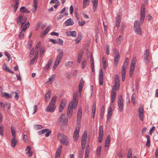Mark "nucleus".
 <instances>
[{
	"label": "nucleus",
	"mask_w": 158,
	"mask_h": 158,
	"mask_svg": "<svg viewBox=\"0 0 158 158\" xmlns=\"http://www.w3.org/2000/svg\"><path fill=\"white\" fill-rule=\"evenodd\" d=\"M51 96V92L50 90L48 91L47 92L45 96V99L46 100L49 99L50 98Z\"/></svg>",
	"instance_id": "obj_31"
},
{
	"label": "nucleus",
	"mask_w": 158,
	"mask_h": 158,
	"mask_svg": "<svg viewBox=\"0 0 158 158\" xmlns=\"http://www.w3.org/2000/svg\"><path fill=\"white\" fill-rule=\"evenodd\" d=\"M82 114L81 108V107H79L78 109V112L77 115L78 120H79L81 119Z\"/></svg>",
	"instance_id": "obj_20"
},
{
	"label": "nucleus",
	"mask_w": 158,
	"mask_h": 158,
	"mask_svg": "<svg viewBox=\"0 0 158 158\" xmlns=\"http://www.w3.org/2000/svg\"><path fill=\"white\" fill-rule=\"evenodd\" d=\"M146 137L147 138V140L146 145L147 147H149L150 146V136L148 135H147Z\"/></svg>",
	"instance_id": "obj_26"
},
{
	"label": "nucleus",
	"mask_w": 158,
	"mask_h": 158,
	"mask_svg": "<svg viewBox=\"0 0 158 158\" xmlns=\"http://www.w3.org/2000/svg\"><path fill=\"white\" fill-rule=\"evenodd\" d=\"M135 95L133 94L132 95L131 97V101L134 104L135 102Z\"/></svg>",
	"instance_id": "obj_45"
},
{
	"label": "nucleus",
	"mask_w": 158,
	"mask_h": 158,
	"mask_svg": "<svg viewBox=\"0 0 158 158\" xmlns=\"http://www.w3.org/2000/svg\"><path fill=\"white\" fill-rule=\"evenodd\" d=\"M65 114H63L59 118L58 120V121L59 122H61L62 120L65 117Z\"/></svg>",
	"instance_id": "obj_48"
},
{
	"label": "nucleus",
	"mask_w": 158,
	"mask_h": 158,
	"mask_svg": "<svg viewBox=\"0 0 158 158\" xmlns=\"http://www.w3.org/2000/svg\"><path fill=\"white\" fill-rule=\"evenodd\" d=\"M57 42V44H63V41L60 39L59 38L56 40Z\"/></svg>",
	"instance_id": "obj_54"
},
{
	"label": "nucleus",
	"mask_w": 158,
	"mask_h": 158,
	"mask_svg": "<svg viewBox=\"0 0 158 158\" xmlns=\"http://www.w3.org/2000/svg\"><path fill=\"white\" fill-rule=\"evenodd\" d=\"M103 137V135H99V136L98 138V142L100 143L102 142V138Z\"/></svg>",
	"instance_id": "obj_55"
},
{
	"label": "nucleus",
	"mask_w": 158,
	"mask_h": 158,
	"mask_svg": "<svg viewBox=\"0 0 158 158\" xmlns=\"http://www.w3.org/2000/svg\"><path fill=\"white\" fill-rule=\"evenodd\" d=\"M30 25V23L29 22H27L24 25L22 29V30L23 31H25L27 29V28L29 27Z\"/></svg>",
	"instance_id": "obj_27"
},
{
	"label": "nucleus",
	"mask_w": 158,
	"mask_h": 158,
	"mask_svg": "<svg viewBox=\"0 0 158 158\" xmlns=\"http://www.w3.org/2000/svg\"><path fill=\"white\" fill-rule=\"evenodd\" d=\"M136 58L134 57L131 61V63L130 67V69L129 72V77H131L133 74V72L134 71V68L135 65Z\"/></svg>",
	"instance_id": "obj_7"
},
{
	"label": "nucleus",
	"mask_w": 158,
	"mask_h": 158,
	"mask_svg": "<svg viewBox=\"0 0 158 158\" xmlns=\"http://www.w3.org/2000/svg\"><path fill=\"white\" fill-rule=\"evenodd\" d=\"M26 9L25 7L22 6L20 8V11L22 13H25Z\"/></svg>",
	"instance_id": "obj_56"
},
{
	"label": "nucleus",
	"mask_w": 158,
	"mask_h": 158,
	"mask_svg": "<svg viewBox=\"0 0 158 158\" xmlns=\"http://www.w3.org/2000/svg\"><path fill=\"white\" fill-rule=\"evenodd\" d=\"M89 152L88 151V150L87 148L86 149V150H85V158H89Z\"/></svg>",
	"instance_id": "obj_50"
},
{
	"label": "nucleus",
	"mask_w": 158,
	"mask_h": 158,
	"mask_svg": "<svg viewBox=\"0 0 158 158\" xmlns=\"http://www.w3.org/2000/svg\"><path fill=\"white\" fill-rule=\"evenodd\" d=\"M66 103V101L64 99L61 101L59 108V110L60 112H61L64 108Z\"/></svg>",
	"instance_id": "obj_15"
},
{
	"label": "nucleus",
	"mask_w": 158,
	"mask_h": 158,
	"mask_svg": "<svg viewBox=\"0 0 158 158\" xmlns=\"http://www.w3.org/2000/svg\"><path fill=\"white\" fill-rule=\"evenodd\" d=\"M87 138V132L86 131H85L84 132L82 136L81 142H83V141H84L86 142Z\"/></svg>",
	"instance_id": "obj_19"
},
{
	"label": "nucleus",
	"mask_w": 158,
	"mask_h": 158,
	"mask_svg": "<svg viewBox=\"0 0 158 158\" xmlns=\"http://www.w3.org/2000/svg\"><path fill=\"white\" fill-rule=\"evenodd\" d=\"M3 70H4L5 71H7V72H8V70L10 69L8 68L7 66L5 64H4L3 66Z\"/></svg>",
	"instance_id": "obj_53"
},
{
	"label": "nucleus",
	"mask_w": 158,
	"mask_h": 158,
	"mask_svg": "<svg viewBox=\"0 0 158 158\" xmlns=\"http://www.w3.org/2000/svg\"><path fill=\"white\" fill-rule=\"evenodd\" d=\"M11 133L13 137H16V131L13 127L11 126L10 127Z\"/></svg>",
	"instance_id": "obj_30"
},
{
	"label": "nucleus",
	"mask_w": 158,
	"mask_h": 158,
	"mask_svg": "<svg viewBox=\"0 0 158 158\" xmlns=\"http://www.w3.org/2000/svg\"><path fill=\"white\" fill-rule=\"evenodd\" d=\"M78 93L77 92L75 93L73 95V101L70 102L71 104L72 105H73L74 109L75 108L77 107L78 104Z\"/></svg>",
	"instance_id": "obj_8"
},
{
	"label": "nucleus",
	"mask_w": 158,
	"mask_h": 158,
	"mask_svg": "<svg viewBox=\"0 0 158 158\" xmlns=\"http://www.w3.org/2000/svg\"><path fill=\"white\" fill-rule=\"evenodd\" d=\"M74 107L73 105L72 106V104H71L70 103L69 104L67 112V115L69 117H70L72 116L73 109V108H74Z\"/></svg>",
	"instance_id": "obj_11"
},
{
	"label": "nucleus",
	"mask_w": 158,
	"mask_h": 158,
	"mask_svg": "<svg viewBox=\"0 0 158 158\" xmlns=\"http://www.w3.org/2000/svg\"><path fill=\"white\" fill-rule=\"evenodd\" d=\"M132 151L131 149H129L127 155V158H132Z\"/></svg>",
	"instance_id": "obj_42"
},
{
	"label": "nucleus",
	"mask_w": 158,
	"mask_h": 158,
	"mask_svg": "<svg viewBox=\"0 0 158 158\" xmlns=\"http://www.w3.org/2000/svg\"><path fill=\"white\" fill-rule=\"evenodd\" d=\"M102 65L104 69H106L108 66L107 60L104 57H102Z\"/></svg>",
	"instance_id": "obj_17"
},
{
	"label": "nucleus",
	"mask_w": 158,
	"mask_h": 158,
	"mask_svg": "<svg viewBox=\"0 0 158 158\" xmlns=\"http://www.w3.org/2000/svg\"><path fill=\"white\" fill-rule=\"evenodd\" d=\"M128 60H128V58L127 57L125 58V61L124 62V65H123V67H122V70H126L125 69H126V68L127 67V66L128 63Z\"/></svg>",
	"instance_id": "obj_24"
},
{
	"label": "nucleus",
	"mask_w": 158,
	"mask_h": 158,
	"mask_svg": "<svg viewBox=\"0 0 158 158\" xmlns=\"http://www.w3.org/2000/svg\"><path fill=\"white\" fill-rule=\"evenodd\" d=\"M56 101V97L54 96L52 98L49 105L46 108L47 111L53 112L55 110L56 106L55 105Z\"/></svg>",
	"instance_id": "obj_2"
},
{
	"label": "nucleus",
	"mask_w": 158,
	"mask_h": 158,
	"mask_svg": "<svg viewBox=\"0 0 158 158\" xmlns=\"http://www.w3.org/2000/svg\"><path fill=\"white\" fill-rule=\"evenodd\" d=\"M53 59H50L48 62L47 64L46 67H45L44 69L46 70H48L50 66L52 65V63L53 62Z\"/></svg>",
	"instance_id": "obj_25"
},
{
	"label": "nucleus",
	"mask_w": 158,
	"mask_h": 158,
	"mask_svg": "<svg viewBox=\"0 0 158 158\" xmlns=\"http://www.w3.org/2000/svg\"><path fill=\"white\" fill-rule=\"evenodd\" d=\"M14 94H15V96L14 97V98L16 100H18L19 97V95H18V93L16 92H12L11 94V95H13Z\"/></svg>",
	"instance_id": "obj_35"
},
{
	"label": "nucleus",
	"mask_w": 158,
	"mask_h": 158,
	"mask_svg": "<svg viewBox=\"0 0 158 158\" xmlns=\"http://www.w3.org/2000/svg\"><path fill=\"white\" fill-rule=\"evenodd\" d=\"M114 64L115 66H116L118 63L120 57V55L118 52L117 50L116 49L114 50Z\"/></svg>",
	"instance_id": "obj_10"
},
{
	"label": "nucleus",
	"mask_w": 158,
	"mask_h": 158,
	"mask_svg": "<svg viewBox=\"0 0 158 158\" xmlns=\"http://www.w3.org/2000/svg\"><path fill=\"white\" fill-rule=\"evenodd\" d=\"M74 22L73 21L71 18H70L67 19L64 22L65 25L66 26L72 25L74 24Z\"/></svg>",
	"instance_id": "obj_16"
},
{
	"label": "nucleus",
	"mask_w": 158,
	"mask_h": 158,
	"mask_svg": "<svg viewBox=\"0 0 158 158\" xmlns=\"http://www.w3.org/2000/svg\"><path fill=\"white\" fill-rule=\"evenodd\" d=\"M109 148V135H108L106 140L104 150L105 151H107Z\"/></svg>",
	"instance_id": "obj_18"
},
{
	"label": "nucleus",
	"mask_w": 158,
	"mask_h": 158,
	"mask_svg": "<svg viewBox=\"0 0 158 158\" xmlns=\"http://www.w3.org/2000/svg\"><path fill=\"white\" fill-rule=\"evenodd\" d=\"M149 56V52L148 49H146L144 54V56Z\"/></svg>",
	"instance_id": "obj_63"
},
{
	"label": "nucleus",
	"mask_w": 158,
	"mask_h": 158,
	"mask_svg": "<svg viewBox=\"0 0 158 158\" xmlns=\"http://www.w3.org/2000/svg\"><path fill=\"white\" fill-rule=\"evenodd\" d=\"M15 2V4L14 6V11L15 12L18 8L19 3V0H13Z\"/></svg>",
	"instance_id": "obj_21"
},
{
	"label": "nucleus",
	"mask_w": 158,
	"mask_h": 158,
	"mask_svg": "<svg viewBox=\"0 0 158 158\" xmlns=\"http://www.w3.org/2000/svg\"><path fill=\"white\" fill-rule=\"evenodd\" d=\"M52 27L51 25H50L49 26H48L47 28L45 29V30L43 32L44 34V35H46L48 33V32L49 31L50 29H51Z\"/></svg>",
	"instance_id": "obj_29"
},
{
	"label": "nucleus",
	"mask_w": 158,
	"mask_h": 158,
	"mask_svg": "<svg viewBox=\"0 0 158 158\" xmlns=\"http://www.w3.org/2000/svg\"><path fill=\"white\" fill-rule=\"evenodd\" d=\"M34 53V49L32 48L30 52V54L29 55L30 57H31V56H33Z\"/></svg>",
	"instance_id": "obj_58"
},
{
	"label": "nucleus",
	"mask_w": 158,
	"mask_h": 158,
	"mask_svg": "<svg viewBox=\"0 0 158 158\" xmlns=\"http://www.w3.org/2000/svg\"><path fill=\"white\" fill-rule=\"evenodd\" d=\"M57 137L60 142L63 145L67 146L69 143V140L67 137L62 133H58Z\"/></svg>",
	"instance_id": "obj_3"
},
{
	"label": "nucleus",
	"mask_w": 158,
	"mask_h": 158,
	"mask_svg": "<svg viewBox=\"0 0 158 158\" xmlns=\"http://www.w3.org/2000/svg\"><path fill=\"white\" fill-rule=\"evenodd\" d=\"M78 22L79 25L81 26H83L85 23V21L82 19L81 20H79Z\"/></svg>",
	"instance_id": "obj_41"
},
{
	"label": "nucleus",
	"mask_w": 158,
	"mask_h": 158,
	"mask_svg": "<svg viewBox=\"0 0 158 158\" xmlns=\"http://www.w3.org/2000/svg\"><path fill=\"white\" fill-rule=\"evenodd\" d=\"M143 60L144 62L147 63L148 62V57L144 56Z\"/></svg>",
	"instance_id": "obj_64"
},
{
	"label": "nucleus",
	"mask_w": 158,
	"mask_h": 158,
	"mask_svg": "<svg viewBox=\"0 0 158 158\" xmlns=\"http://www.w3.org/2000/svg\"><path fill=\"white\" fill-rule=\"evenodd\" d=\"M123 40V37L121 35H119L116 40L117 44L119 45L120 44L121 41Z\"/></svg>",
	"instance_id": "obj_34"
},
{
	"label": "nucleus",
	"mask_w": 158,
	"mask_h": 158,
	"mask_svg": "<svg viewBox=\"0 0 158 158\" xmlns=\"http://www.w3.org/2000/svg\"><path fill=\"white\" fill-rule=\"evenodd\" d=\"M145 9L144 4H142L140 10L141 18L140 19V23L142 24L143 22L144 19L145 17Z\"/></svg>",
	"instance_id": "obj_5"
},
{
	"label": "nucleus",
	"mask_w": 158,
	"mask_h": 158,
	"mask_svg": "<svg viewBox=\"0 0 158 158\" xmlns=\"http://www.w3.org/2000/svg\"><path fill=\"white\" fill-rule=\"evenodd\" d=\"M43 126L41 125H37L34 126L36 130H38L42 128Z\"/></svg>",
	"instance_id": "obj_47"
},
{
	"label": "nucleus",
	"mask_w": 158,
	"mask_h": 158,
	"mask_svg": "<svg viewBox=\"0 0 158 158\" xmlns=\"http://www.w3.org/2000/svg\"><path fill=\"white\" fill-rule=\"evenodd\" d=\"M125 74H126V70H122L121 74H122V81H124L125 80Z\"/></svg>",
	"instance_id": "obj_32"
},
{
	"label": "nucleus",
	"mask_w": 158,
	"mask_h": 158,
	"mask_svg": "<svg viewBox=\"0 0 158 158\" xmlns=\"http://www.w3.org/2000/svg\"><path fill=\"white\" fill-rule=\"evenodd\" d=\"M81 124L78 123L76 128L73 134V137L74 141L76 142L78 138L79 132L80 130Z\"/></svg>",
	"instance_id": "obj_6"
},
{
	"label": "nucleus",
	"mask_w": 158,
	"mask_h": 158,
	"mask_svg": "<svg viewBox=\"0 0 158 158\" xmlns=\"http://www.w3.org/2000/svg\"><path fill=\"white\" fill-rule=\"evenodd\" d=\"M17 140L15 137H13L11 140V146L12 147H15L17 145Z\"/></svg>",
	"instance_id": "obj_22"
},
{
	"label": "nucleus",
	"mask_w": 158,
	"mask_h": 158,
	"mask_svg": "<svg viewBox=\"0 0 158 158\" xmlns=\"http://www.w3.org/2000/svg\"><path fill=\"white\" fill-rule=\"evenodd\" d=\"M118 99V106L119 110L120 112H122L123 110L124 104L122 95L119 96Z\"/></svg>",
	"instance_id": "obj_9"
},
{
	"label": "nucleus",
	"mask_w": 158,
	"mask_h": 158,
	"mask_svg": "<svg viewBox=\"0 0 158 158\" xmlns=\"http://www.w3.org/2000/svg\"><path fill=\"white\" fill-rule=\"evenodd\" d=\"M134 27L135 32L137 34H139L140 35H142L141 29L138 21L135 20V21Z\"/></svg>",
	"instance_id": "obj_4"
},
{
	"label": "nucleus",
	"mask_w": 158,
	"mask_h": 158,
	"mask_svg": "<svg viewBox=\"0 0 158 158\" xmlns=\"http://www.w3.org/2000/svg\"><path fill=\"white\" fill-rule=\"evenodd\" d=\"M81 142V147L82 149H84L85 147L86 142L84 141L83 142Z\"/></svg>",
	"instance_id": "obj_59"
},
{
	"label": "nucleus",
	"mask_w": 158,
	"mask_h": 158,
	"mask_svg": "<svg viewBox=\"0 0 158 158\" xmlns=\"http://www.w3.org/2000/svg\"><path fill=\"white\" fill-rule=\"evenodd\" d=\"M59 2L58 0H51L50 2V3H55L56 4H57V3H59Z\"/></svg>",
	"instance_id": "obj_61"
},
{
	"label": "nucleus",
	"mask_w": 158,
	"mask_h": 158,
	"mask_svg": "<svg viewBox=\"0 0 158 158\" xmlns=\"http://www.w3.org/2000/svg\"><path fill=\"white\" fill-rule=\"evenodd\" d=\"M89 1L88 0H84L83 3V8H85L89 4Z\"/></svg>",
	"instance_id": "obj_36"
},
{
	"label": "nucleus",
	"mask_w": 158,
	"mask_h": 158,
	"mask_svg": "<svg viewBox=\"0 0 158 158\" xmlns=\"http://www.w3.org/2000/svg\"><path fill=\"white\" fill-rule=\"evenodd\" d=\"M25 32L24 31H23L22 30H21L19 35V38L21 39L23 38L24 37V33Z\"/></svg>",
	"instance_id": "obj_37"
},
{
	"label": "nucleus",
	"mask_w": 158,
	"mask_h": 158,
	"mask_svg": "<svg viewBox=\"0 0 158 158\" xmlns=\"http://www.w3.org/2000/svg\"><path fill=\"white\" fill-rule=\"evenodd\" d=\"M68 121V119L67 118H65L63 120V123L61 124V127H64V126H65L67 124V123Z\"/></svg>",
	"instance_id": "obj_39"
},
{
	"label": "nucleus",
	"mask_w": 158,
	"mask_h": 158,
	"mask_svg": "<svg viewBox=\"0 0 158 158\" xmlns=\"http://www.w3.org/2000/svg\"><path fill=\"white\" fill-rule=\"evenodd\" d=\"M99 135H103V129L102 126H100L99 128Z\"/></svg>",
	"instance_id": "obj_43"
},
{
	"label": "nucleus",
	"mask_w": 158,
	"mask_h": 158,
	"mask_svg": "<svg viewBox=\"0 0 158 158\" xmlns=\"http://www.w3.org/2000/svg\"><path fill=\"white\" fill-rule=\"evenodd\" d=\"M77 33L75 31H72L71 34V36L72 37H75L77 36Z\"/></svg>",
	"instance_id": "obj_49"
},
{
	"label": "nucleus",
	"mask_w": 158,
	"mask_h": 158,
	"mask_svg": "<svg viewBox=\"0 0 158 158\" xmlns=\"http://www.w3.org/2000/svg\"><path fill=\"white\" fill-rule=\"evenodd\" d=\"M79 35H78V37L77 38V39L75 40V42L76 44H77L80 42L81 39V36H80V38H79Z\"/></svg>",
	"instance_id": "obj_57"
},
{
	"label": "nucleus",
	"mask_w": 158,
	"mask_h": 158,
	"mask_svg": "<svg viewBox=\"0 0 158 158\" xmlns=\"http://www.w3.org/2000/svg\"><path fill=\"white\" fill-rule=\"evenodd\" d=\"M62 145H60L59 147L58 148L57 150L56 151V152L61 154V151H62Z\"/></svg>",
	"instance_id": "obj_46"
},
{
	"label": "nucleus",
	"mask_w": 158,
	"mask_h": 158,
	"mask_svg": "<svg viewBox=\"0 0 158 158\" xmlns=\"http://www.w3.org/2000/svg\"><path fill=\"white\" fill-rule=\"evenodd\" d=\"M2 96L7 98H10L12 97H11V95L6 92H3L2 93Z\"/></svg>",
	"instance_id": "obj_28"
},
{
	"label": "nucleus",
	"mask_w": 158,
	"mask_h": 158,
	"mask_svg": "<svg viewBox=\"0 0 158 158\" xmlns=\"http://www.w3.org/2000/svg\"><path fill=\"white\" fill-rule=\"evenodd\" d=\"M73 64V62L71 61H69L65 63V66L68 68H69L72 66Z\"/></svg>",
	"instance_id": "obj_33"
},
{
	"label": "nucleus",
	"mask_w": 158,
	"mask_h": 158,
	"mask_svg": "<svg viewBox=\"0 0 158 158\" xmlns=\"http://www.w3.org/2000/svg\"><path fill=\"white\" fill-rule=\"evenodd\" d=\"M82 54L79 53L78 56V62L80 63H81L82 57Z\"/></svg>",
	"instance_id": "obj_44"
},
{
	"label": "nucleus",
	"mask_w": 158,
	"mask_h": 158,
	"mask_svg": "<svg viewBox=\"0 0 158 158\" xmlns=\"http://www.w3.org/2000/svg\"><path fill=\"white\" fill-rule=\"evenodd\" d=\"M86 64V63L85 60L83 61L82 63V67H81V68L82 69H83L85 68Z\"/></svg>",
	"instance_id": "obj_60"
},
{
	"label": "nucleus",
	"mask_w": 158,
	"mask_h": 158,
	"mask_svg": "<svg viewBox=\"0 0 158 158\" xmlns=\"http://www.w3.org/2000/svg\"><path fill=\"white\" fill-rule=\"evenodd\" d=\"M54 75H51L49 78V79H48L49 81H54Z\"/></svg>",
	"instance_id": "obj_62"
},
{
	"label": "nucleus",
	"mask_w": 158,
	"mask_h": 158,
	"mask_svg": "<svg viewBox=\"0 0 158 158\" xmlns=\"http://www.w3.org/2000/svg\"><path fill=\"white\" fill-rule=\"evenodd\" d=\"M4 131V127L3 126L0 127V135L2 136H3V131Z\"/></svg>",
	"instance_id": "obj_52"
},
{
	"label": "nucleus",
	"mask_w": 158,
	"mask_h": 158,
	"mask_svg": "<svg viewBox=\"0 0 158 158\" xmlns=\"http://www.w3.org/2000/svg\"><path fill=\"white\" fill-rule=\"evenodd\" d=\"M121 13H119L117 16L116 25L117 27H118L119 26L121 22Z\"/></svg>",
	"instance_id": "obj_14"
},
{
	"label": "nucleus",
	"mask_w": 158,
	"mask_h": 158,
	"mask_svg": "<svg viewBox=\"0 0 158 158\" xmlns=\"http://www.w3.org/2000/svg\"><path fill=\"white\" fill-rule=\"evenodd\" d=\"M103 70L102 69H100L99 74V83L100 85H101L103 84Z\"/></svg>",
	"instance_id": "obj_12"
},
{
	"label": "nucleus",
	"mask_w": 158,
	"mask_h": 158,
	"mask_svg": "<svg viewBox=\"0 0 158 158\" xmlns=\"http://www.w3.org/2000/svg\"><path fill=\"white\" fill-rule=\"evenodd\" d=\"M101 146H98L97 149L96 150V153L98 155H100L101 153Z\"/></svg>",
	"instance_id": "obj_40"
},
{
	"label": "nucleus",
	"mask_w": 158,
	"mask_h": 158,
	"mask_svg": "<svg viewBox=\"0 0 158 158\" xmlns=\"http://www.w3.org/2000/svg\"><path fill=\"white\" fill-rule=\"evenodd\" d=\"M24 15L23 14H21L18 17V20L20 21L21 22L23 20V19Z\"/></svg>",
	"instance_id": "obj_38"
},
{
	"label": "nucleus",
	"mask_w": 158,
	"mask_h": 158,
	"mask_svg": "<svg viewBox=\"0 0 158 158\" xmlns=\"http://www.w3.org/2000/svg\"><path fill=\"white\" fill-rule=\"evenodd\" d=\"M92 3L93 5L94 11H95L96 9L97 5L98 4V0H92Z\"/></svg>",
	"instance_id": "obj_23"
},
{
	"label": "nucleus",
	"mask_w": 158,
	"mask_h": 158,
	"mask_svg": "<svg viewBox=\"0 0 158 158\" xmlns=\"http://www.w3.org/2000/svg\"><path fill=\"white\" fill-rule=\"evenodd\" d=\"M143 107H140L139 109V114H143Z\"/></svg>",
	"instance_id": "obj_51"
},
{
	"label": "nucleus",
	"mask_w": 158,
	"mask_h": 158,
	"mask_svg": "<svg viewBox=\"0 0 158 158\" xmlns=\"http://www.w3.org/2000/svg\"><path fill=\"white\" fill-rule=\"evenodd\" d=\"M120 86L119 77L118 75H116L114 80V85L113 86L111 94V102L113 103L115 99L116 95V91L119 89Z\"/></svg>",
	"instance_id": "obj_1"
},
{
	"label": "nucleus",
	"mask_w": 158,
	"mask_h": 158,
	"mask_svg": "<svg viewBox=\"0 0 158 158\" xmlns=\"http://www.w3.org/2000/svg\"><path fill=\"white\" fill-rule=\"evenodd\" d=\"M63 54V52L62 50H61L60 52H59V53L57 57L56 60L55 62H57L58 64H59L62 58Z\"/></svg>",
	"instance_id": "obj_13"
}]
</instances>
